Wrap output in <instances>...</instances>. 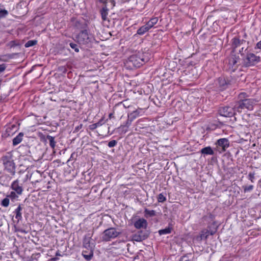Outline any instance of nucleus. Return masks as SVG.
<instances>
[{"mask_svg": "<svg viewBox=\"0 0 261 261\" xmlns=\"http://www.w3.org/2000/svg\"><path fill=\"white\" fill-rule=\"evenodd\" d=\"M92 235L90 233L86 234L83 241V247L84 248L82 251V255L87 261H90L93 256V251L95 245L91 243Z\"/></svg>", "mask_w": 261, "mask_h": 261, "instance_id": "1", "label": "nucleus"}, {"mask_svg": "<svg viewBox=\"0 0 261 261\" xmlns=\"http://www.w3.org/2000/svg\"><path fill=\"white\" fill-rule=\"evenodd\" d=\"M149 59L148 53L138 52L137 54L130 56L128 59L127 63L135 67L138 68L148 62Z\"/></svg>", "mask_w": 261, "mask_h": 261, "instance_id": "2", "label": "nucleus"}, {"mask_svg": "<svg viewBox=\"0 0 261 261\" xmlns=\"http://www.w3.org/2000/svg\"><path fill=\"white\" fill-rule=\"evenodd\" d=\"M259 100L257 98H249L246 99L240 104H236V109L238 112H241L243 109H247L249 111L253 110L254 106L256 105L259 102Z\"/></svg>", "mask_w": 261, "mask_h": 261, "instance_id": "3", "label": "nucleus"}, {"mask_svg": "<svg viewBox=\"0 0 261 261\" xmlns=\"http://www.w3.org/2000/svg\"><path fill=\"white\" fill-rule=\"evenodd\" d=\"M2 160L5 170L11 175H14L16 166L12 158L10 155H6L2 158Z\"/></svg>", "mask_w": 261, "mask_h": 261, "instance_id": "4", "label": "nucleus"}, {"mask_svg": "<svg viewBox=\"0 0 261 261\" xmlns=\"http://www.w3.org/2000/svg\"><path fill=\"white\" fill-rule=\"evenodd\" d=\"M77 39L80 44H88L94 40V38L93 35L89 33L87 30H84L79 34Z\"/></svg>", "mask_w": 261, "mask_h": 261, "instance_id": "5", "label": "nucleus"}, {"mask_svg": "<svg viewBox=\"0 0 261 261\" xmlns=\"http://www.w3.org/2000/svg\"><path fill=\"white\" fill-rule=\"evenodd\" d=\"M120 234V232L117 231L114 227H110L103 231L102 236V240L108 242L117 237Z\"/></svg>", "mask_w": 261, "mask_h": 261, "instance_id": "6", "label": "nucleus"}, {"mask_svg": "<svg viewBox=\"0 0 261 261\" xmlns=\"http://www.w3.org/2000/svg\"><path fill=\"white\" fill-rule=\"evenodd\" d=\"M237 112L236 109V105L233 107L225 106L219 108V113L221 116L231 117L236 114Z\"/></svg>", "mask_w": 261, "mask_h": 261, "instance_id": "7", "label": "nucleus"}, {"mask_svg": "<svg viewBox=\"0 0 261 261\" xmlns=\"http://www.w3.org/2000/svg\"><path fill=\"white\" fill-rule=\"evenodd\" d=\"M260 61V57L256 56L253 53L247 54L245 58L243 59L244 65L245 67L252 66Z\"/></svg>", "mask_w": 261, "mask_h": 261, "instance_id": "8", "label": "nucleus"}, {"mask_svg": "<svg viewBox=\"0 0 261 261\" xmlns=\"http://www.w3.org/2000/svg\"><path fill=\"white\" fill-rule=\"evenodd\" d=\"M208 229H204L201 231L200 235L196 238L198 241H201L202 240H206L210 235L214 234L217 231V228L211 229L210 226H208Z\"/></svg>", "mask_w": 261, "mask_h": 261, "instance_id": "9", "label": "nucleus"}, {"mask_svg": "<svg viewBox=\"0 0 261 261\" xmlns=\"http://www.w3.org/2000/svg\"><path fill=\"white\" fill-rule=\"evenodd\" d=\"M217 150L222 153L226 151L229 146V140L226 138H222L218 140L216 143Z\"/></svg>", "mask_w": 261, "mask_h": 261, "instance_id": "10", "label": "nucleus"}, {"mask_svg": "<svg viewBox=\"0 0 261 261\" xmlns=\"http://www.w3.org/2000/svg\"><path fill=\"white\" fill-rule=\"evenodd\" d=\"M11 189L20 195H22L23 191L22 184L19 182L18 179L14 180L11 184Z\"/></svg>", "mask_w": 261, "mask_h": 261, "instance_id": "11", "label": "nucleus"}, {"mask_svg": "<svg viewBox=\"0 0 261 261\" xmlns=\"http://www.w3.org/2000/svg\"><path fill=\"white\" fill-rule=\"evenodd\" d=\"M149 236V232L147 230H140L134 234L133 239L136 242H141L145 240Z\"/></svg>", "mask_w": 261, "mask_h": 261, "instance_id": "12", "label": "nucleus"}, {"mask_svg": "<svg viewBox=\"0 0 261 261\" xmlns=\"http://www.w3.org/2000/svg\"><path fill=\"white\" fill-rule=\"evenodd\" d=\"M231 47L234 51L237 48L245 44L246 41L243 39H241L239 36H236L231 39Z\"/></svg>", "mask_w": 261, "mask_h": 261, "instance_id": "13", "label": "nucleus"}, {"mask_svg": "<svg viewBox=\"0 0 261 261\" xmlns=\"http://www.w3.org/2000/svg\"><path fill=\"white\" fill-rule=\"evenodd\" d=\"M239 60V58L237 57L236 56H232L228 59V66L229 68L231 69L232 71H234L236 70L238 67L237 65L238 61Z\"/></svg>", "mask_w": 261, "mask_h": 261, "instance_id": "14", "label": "nucleus"}, {"mask_svg": "<svg viewBox=\"0 0 261 261\" xmlns=\"http://www.w3.org/2000/svg\"><path fill=\"white\" fill-rule=\"evenodd\" d=\"M134 226L137 229L146 228L147 226V222L144 218H140L134 223Z\"/></svg>", "mask_w": 261, "mask_h": 261, "instance_id": "15", "label": "nucleus"}, {"mask_svg": "<svg viewBox=\"0 0 261 261\" xmlns=\"http://www.w3.org/2000/svg\"><path fill=\"white\" fill-rule=\"evenodd\" d=\"M109 9L108 8L107 4H103V7L100 10V13L102 20L106 21L108 19V15Z\"/></svg>", "mask_w": 261, "mask_h": 261, "instance_id": "16", "label": "nucleus"}, {"mask_svg": "<svg viewBox=\"0 0 261 261\" xmlns=\"http://www.w3.org/2000/svg\"><path fill=\"white\" fill-rule=\"evenodd\" d=\"M217 85L221 90L225 89L228 84V82L226 80L224 77H220L217 79Z\"/></svg>", "mask_w": 261, "mask_h": 261, "instance_id": "17", "label": "nucleus"}, {"mask_svg": "<svg viewBox=\"0 0 261 261\" xmlns=\"http://www.w3.org/2000/svg\"><path fill=\"white\" fill-rule=\"evenodd\" d=\"M214 215L212 214H208L203 217L202 221L203 222H205L207 224L212 223L214 225H216L215 222H214Z\"/></svg>", "mask_w": 261, "mask_h": 261, "instance_id": "18", "label": "nucleus"}, {"mask_svg": "<svg viewBox=\"0 0 261 261\" xmlns=\"http://www.w3.org/2000/svg\"><path fill=\"white\" fill-rule=\"evenodd\" d=\"M22 204H19L18 206V207L14 211V213L15 214V218L17 219L18 222L21 220L22 217V213L21 211L22 210V207L21 206Z\"/></svg>", "mask_w": 261, "mask_h": 261, "instance_id": "19", "label": "nucleus"}, {"mask_svg": "<svg viewBox=\"0 0 261 261\" xmlns=\"http://www.w3.org/2000/svg\"><path fill=\"white\" fill-rule=\"evenodd\" d=\"M249 98V95L246 92H241L238 95V101L236 104H240Z\"/></svg>", "mask_w": 261, "mask_h": 261, "instance_id": "20", "label": "nucleus"}, {"mask_svg": "<svg viewBox=\"0 0 261 261\" xmlns=\"http://www.w3.org/2000/svg\"><path fill=\"white\" fill-rule=\"evenodd\" d=\"M200 152L201 154H203L204 155H214V151L212 149V147L210 146H207L203 148L200 150Z\"/></svg>", "mask_w": 261, "mask_h": 261, "instance_id": "21", "label": "nucleus"}, {"mask_svg": "<svg viewBox=\"0 0 261 261\" xmlns=\"http://www.w3.org/2000/svg\"><path fill=\"white\" fill-rule=\"evenodd\" d=\"M150 29L149 27L147 25V24L146 23L145 25L142 26L137 30V34L139 35H143L146 32H148Z\"/></svg>", "mask_w": 261, "mask_h": 261, "instance_id": "22", "label": "nucleus"}, {"mask_svg": "<svg viewBox=\"0 0 261 261\" xmlns=\"http://www.w3.org/2000/svg\"><path fill=\"white\" fill-rule=\"evenodd\" d=\"M23 135V133H19L18 135L13 139V145L16 146L19 144L22 140Z\"/></svg>", "mask_w": 261, "mask_h": 261, "instance_id": "23", "label": "nucleus"}, {"mask_svg": "<svg viewBox=\"0 0 261 261\" xmlns=\"http://www.w3.org/2000/svg\"><path fill=\"white\" fill-rule=\"evenodd\" d=\"M141 109H138L136 110L135 111H134L132 113L128 114V117L130 118L131 120H135L136 118H137L140 114V112L141 111Z\"/></svg>", "mask_w": 261, "mask_h": 261, "instance_id": "24", "label": "nucleus"}, {"mask_svg": "<svg viewBox=\"0 0 261 261\" xmlns=\"http://www.w3.org/2000/svg\"><path fill=\"white\" fill-rule=\"evenodd\" d=\"M104 123H105V122L103 121V118H101L97 123L90 125L89 126V129L91 130H93L95 129H96L97 127L101 126Z\"/></svg>", "mask_w": 261, "mask_h": 261, "instance_id": "25", "label": "nucleus"}, {"mask_svg": "<svg viewBox=\"0 0 261 261\" xmlns=\"http://www.w3.org/2000/svg\"><path fill=\"white\" fill-rule=\"evenodd\" d=\"M122 103H118V104L116 105L115 107L113 108V112L112 113H111L109 115V119H112L114 117V114L116 113V112L118 110L120 109H122Z\"/></svg>", "mask_w": 261, "mask_h": 261, "instance_id": "26", "label": "nucleus"}, {"mask_svg": "<svg viewBox=\"0 0 261 261\" xmlns=\"http://www.w3.org/2000/svg\"><path fill=\"white\" fill-rule=\"evenodd\" d=\"M7 197L9 198V199L12 201L14 202L15 200H18L19 194H17L15 192L12 191L9 194H8Z\"/></svg>", "mask_w": 261, "mask_h": 261, "instance_id": "27", "label": "nucleus"}, {"mask_svg": "<svg viewBox=\"0 0 261 261\" xmlns=\"http://www.w3.org/2000/svg\"><path fill=\"white\" fill-rule=\"evenodd\" d=\"M158 17H153L151 18L147 23V25H148L150 29H151L153 26L156 24L158 21Z\"/></svg>", "mask_w": 261, "mask_h": 261, "instance_id": "28", "label": "nucleus"}, {"mask_svg": "<svg viewBox=\"0 0 261 261\" xmlns=\"http://www.w3.org/2000/svg\"><path fill=\"white\" fill-rule=\"evenodd\" d=\"M144 216L146 218L153 217L155 216V211L154 210H149L147 208L144 210Z\"/></svg>", "mask_w": 261, "mask_h": 261, "instance_id": "29", "label": "nucleus"}, {"mask_svg": "<svg viewBox=\"0 0 261 261\" xmlns=\"http://www.w3.org/2000/svg\"><path fill=\"white\" fill-rule=\"evenodd\" d=\"M46 139L49 141V145L51 148L54 149L56 146V142L55 141V137H52L50 135L46 136Z\"/></svg>", "mask_w": 261, "mask_h": 261, "instance_id": "30", "label": "nucleus"}, {"mask_svg": "<svg viewBox=\"0 0 261 261\" xmlns=\"http://www.w3.org/2000/svg\"><path fill=\"white\" fill-rule=\"evenodd\" d=\"M166 193H160L157 197L158 202L163 203L166 200Z\"/></svg>", "mask_w": 261, "mask_h": 261, "instance_id": "31", "label": "nucleus"}, {"mask_svg": "<svg viewBox=\"0 0 261 261\" xmlns=\"http://www.w3.org/2000/svg\"><path fill=\"white\" fill-rule=\"evenodd\" d=\"M171 228L170 227L165 228V229H161L159 231L160 235H163L170 233L171 232Z\"/></svg>", "mask_w": 261, "mask_h": 261, "instance_id": "32", "label": "nucleus"}, {"mask_svg": "<svg viewBox=\"0 0 261 261\" xmlns=\"http://www.w3.org/2000/svg\"><path fill=\"white\" fill-rule=\"evenodd\" d=\"M98 1L102 4H107L109 2L111 4V8H113L115 6V2L114 0H98Z\"/></svg>", "mask_w": 261, "mask_h": 261, "instance_id": "33", "label": "nucleus"}, {"mask_svg": "<svg viewBox=\"0 0 261 261\" xmlns=\"http://www.w3.org/2000/svg\"><path fill=\"white\" fill-rule=\"evenodd\" d=\"M10 203V199L9 197L6 196V197L1 202V205L5 207H7L9 206Z\"/></svg>", "mask_w": 261, "mask_h": 261, "instance_id": "34", "label": "nucleus"}, {"mask_svg": "<svg viewBox=\"0 0 261 261\" xmlns=\"http://www.w3.org/2000/svg\"><path fill=\"white\" fill-rule=\"evenodd\" d=\"M37 43V40H32L28 41L24 45L25 47H29L36 45Z\"/></svg>", "mask_w": 261, "mask_h": 261, "instance_id": "35", "label": "nucleus"}, {"mask_svg": "<svg viewBox=\"0 0 261 261\" xmlns=\"http://www.w3.org/2000/svg\"><path fill=\"white\" fill-rule=\"evenodd\" d=\"M16 126L15 125H12L10 126H8L7 127L6 129V134H7V136H10L11 133V131L13 130V129H16Z\"/></svg>", "mask_w": 261, "mask_h": 261, "instance_id": "36", "label": "nucleus"}, {"mask_svg": "<svg viewBox=\"0 0 261 261\" xmlns=\"http://www.w3.org/2000/svg\"><path fill=\"white\" fill-rule=\"evenodd\" d=\"M133 120L130 119V118L128 117V119L126 121L125 124L121 125V128H128L131 125V123Z\"/></svg>", "mask_w": 261, "mask_h": 261, "instance_id": "37", "label": "nucleus"}, {"mask_svg": "<svg viewBox=\"0 0 261 261\" xmlns=\"http://www.w3.org/2000/svg\"><path fill=\"white\" fill-rule=\"evenodd\" d=\"M69 46L71 47V48H72L73 49H74V50L75 52H76V53L79 52V46L77 44H75L73 42H71L69 43Z\"/></svg>", "mask_w": 261, "mask_h": 261, "instance_id": "38", "label": "nucleus"}, {"mask_svg": "<svg viewBox=\"0 0 261 261\" xmlns=\"http://www.w3.org/2000/svg\"><path fill=\"white\" fill-rule=\"evenodd\" d=\"M253 187H254L253 185H250L249 186H243L244 192L245 193L251 191L253 190Z\"/></svg>", "mask_w": 261, "mask_h": 261, "instance_id": "39", "label": "nucleus"}, {"mask_svg": "<svg viewBox=\"0 0 261 261\" xmlns=\"http://www.w3.org/2000/svg\"><path fill=\"white\" fill-rule=\"evenodd\" d=\"M8 14V12L6 10H0V19L5 17Z\"/></svg>", "mask_w": 261, "mask_h": 261, "instance_id": "40", "label": "nucleus"}, {"mask_svg": "<svg viewBox=\"0 0 261 261\" xmlns=\"http://www.w3.org/2000/svg\"><path fill=\"white\" fill-rule=\"evenodd\" d=\"M117 141L116 140H113L110 141L108 143V145L110 148H112V147L115 146L117 145Z\"/></svg>", "mask_w": 261, "mask_h": 261, "instance_id": "41", "label": "nucleus"}, {"mask_svg": "<svg viewBox=\"0 0 261 261\" xmlns=\"http://www.w3.org/2000/svg\"><path fill=\"white\" fill-rule=\"evenodd\" d=\"M248 48V46H247L246 47H242L240 50H239V53L241 54V55L242 56L244 55L243 51H246Z\"/></svg>", "mask_w": 261, "mask_h": 261, "instance_id": "42", "label": "nucleus"}, {"mask_svg": "<svg viewBox=\"0 0 261 261\" xmlns=\"http://www.w3.org/2000/svg\"><path fill=\"white\" fill-rule=\"evenodd\" d=\"M254 173L250 172L248 175L249 179L251 181V182H253V180L254 179Z\"/></svg>", "mask_w": 261, "mask_h": 261, "instance_id": "43", "label": "nucleus"}, {"mask_svg": "<svg viewBox=\"0 0 261 261\" xmlns=\"http://www.w3.org/2000/svg\"><path fill=\"white\" fill-rule=\"evenodd\" d=\"M118 129L121 132V133L123 134L126 133L128 130L127 128H121V125L118 128Z\"/></svg>", "mask_w": 261, "mask_h": 261, "instance_id": "44", "label": "nucleus"}, {"mask_svg": "<svg viewBox=\"0 0 261 261\" xmlns=\"http://www.w3.org/2000/svg\"><path fill=\"white\" fill-rule=\"evenodd\" d=\"M6 68L5 64H3L0 65V73L3 72Z\"/></svg>", "mask_w": 261, "mask_h": 261, "instance_id": "45", "label": "nucleus"}, {"mask_svg": "<svg viewBox=\"0 0 261 261\" xmlns=\"http://www.w3.org/2000/svg\"><path fill=\"white\" fill-rule=\"evenodd\" d=\"M254 48L261 49V40L256 43Z\"/></svg>", "mask_w": 261, "mask_h": 261, "instance_id": "46", "label": "nucleus"}, {"mask_svg": "<svg viewBox=\"0 0 261 261\" xmlns=\"http://www.w3.org/2000/svg\"><path fill=\"white\" fill-rule=\"evenodd\" d=\"M180 261H190L187 256H183L180 258Z\"/></svg>", "mask_w": 261, "mask_h": 261, "instance_id": "47", "label": "nucleus"}, {"mask_svg": "<svg viewBox=\"0 0 261 261\" xmlns=\"http://www.w3.org/2000/svg\"><path fill=\"white\" fill-rule=\"evenodd\" d=\"M81 23L79 21H76L75 23V26L79 29H82L83 27L80 26Z\"/></svg>", "mask_w": 261, "mask_h": 261, "instance_id": "48", "label": "nucleus"}, {"mask_svg": "<svg viewBox=\"0 0 261 261\" xmlns=\"http://www.w3.org/2000/svg\"><path fill=\"white\" fill-rule=\"evenodd\" d=\"M82 127H83V124H81L80 125L75 127V131L76 132H78L79 130H80L82 128Z\"/></svg>", "mask_w": 261, "mask_h": 261, "instance_id": "49", "label": "nucleus"}, {"mask_svg": "<svg viewBox=\"0 0 261 261\" xmlns=\"http://www.w3.org/2000/svg\"><path fill=\"white\" fill-rule=\"evenodd\" d=\"M29 178H30V176H29V175L27 174L25 178L23 180V182H25Z\"/></svg>", "mask_w": 261, "mask_h": 261, "instance_id": "50", "label": "nucleus"}, {"mask_svg": "<svg viewBox=\"0 0 261 261\" xmlns=\"http://www.w3.org/2000/svg\"><path fill=\"white\" fill-rule=\"evenodd\" d=\"M19 231L24 233H27L28 232L27 231L23 229H20Z\"/></svg>", "mask_w": 261, "mask_h": 261, "instance_id": "51", "label": "nucleus"}, {"mask_svg": "<svg viewBox=\"0 0 261 261\" xmlns=\"http://www.w3.org/2000/svg\"><path fill=\"white\" fill-rule=\"evenodd\" d=\"M56 256H61V254L60 253L59 251H57L56 253Z\"/></svg>", "mask_w": 261, "mask_h": 261, "instance_id": "52", "label": "nucleus"}, {"mask_svg": "<svg viewBox=\"0 0 261 261\" xmlns=\"http://www.w3.org/2000/svg\"><path fill=\"white\" fill-rule=\"evenodd\" d=\"M246 36H247L246 34H244V37L245 38Z\"/></svg>", "mask_w": 261, "mask_h": 261, "instance_id": "53", "label": "nucleus"}]
</instances>
